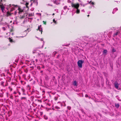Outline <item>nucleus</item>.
Segmentation results:
<instances>
[{"label":"nucleus","mask_w":121,"mask_h":121,"mask_svg":"<svg viewBox=\"0 0 121 121\" xmlns=\"http://www.w3.org/2000/svg\"><path fill=\"white\" fill-rule=\"evenodd\" d=\"M84 62V61L82 60H79L77 62L78 66L80 68L82 67V64Z\"/></svg>","instance_id":"obj_1"},{"label":"nucleus","mask_w":121,"mask_h":121,"mask_svg":"<svg viewBox=\"0 0 121 121\" xmlns=\"http://www.w3.org/2000/svg\"><path fill=\"white\" fill-rule=\"evenodd\" d=\"M71 6L72 7L76 9H78L79 5V4L78 3L76 4H75L72 3H71Z\"/></svg>","instance_id":"obj_2"},{"label":"nucleus","mask_w":121,"mask_h":121,"mask_svg":"<svg viewBox=\"0 0 121 121\" xmlns=\"http://www.w3.org/2000/svg\"><path fill=\"white\" fill-rule=\"evenodd\" d=\"M13 5L15 7H18V9L19 10L18 13L19 14L20 13L22 12L23 11V10L21 9V8L18 5Z\"/></svg>","instance_id":"obj_3"},{"label":"nucleus","mask_w":121,"mask_h":121,"mask_svg":"<svg viewBox=\"0 0 121 121\" xmlns=\"http://www.w3.org/2000/svg\"><path fill=\"white\" fill-rule=\"evenodd\" d=\"M114 85L115 87L117 89L118 87V84L117 81H116L114 83Z\"/></svg>","instance_id":"obj_4"},{"label":"nucleus","mask_w":121,"mask_h":121,"mask_svg":"<svg viewBox=\"0 0 121 121\" xmlns=\"http://www.w3.org/2000/svg\"><path fill=\"white\" fill-rule=\"evenodd\" d=\"M1 92L0 93V97H3V93L4 92L2 91V89L1 90Z\"/></svg>","instance_id":"obj_5"},{"label":"nucleus","mask_w":121,"mask_h":121,"mask_svg":"<svg viewBox=\"0 0 121 121\" xmlns=\"http://www.w3.org/2000/svg\"><path fill=\"white\" fill-rule=\"evenodd\" d=\"M37 30H39L40 31H41V34H42V32H43V30L42 28H40V27L39 26H38V28L37 29Z\"/></svg>","instance_id":"obj_6"},{"label":"nucleus","mask_w":121,"mask_h":121,"mask_svg":"<svg viewBox=\"0 0 121 121\" xmlns=\"http://www.w3.org/2000/svg\"><path fill=\"white\" fill-rule=\"evenodd\" d=\"M73 85L74 86H77V82L76 81H74L73 83Z\"/></svg>","instance_id":"obj_7"},{"label":"nucleus","mask_w":121,"mask_h":121,"mask_svg":"<svg viewBox=\"0 0 121 121\" xmlns=\"http://www.w3.org/2000/svg\"><path fill=\"white\" fill-rule=\"evenodd\" d=\"M8 39L10 43H13L14 42L12 39H11L10 38H8Z\"/></svg>","instance_id":"obj_8"},{"label":"nucleus","mask_w":121,"mask_h":121,"mask_svg":"<svg viewBox=\"0 0 121 121\" xmlns=\"http://www.w3.org/2000/svg\"><path fill=\"white\" fill-rule=\"evenodd\" d=\"M27 89L28 90H29L30 89V86L29 85H28L27 86Z\"/></svg>","instance_id":"obj_9"},{"label":"nucleus","mask_w":121,"mask_h":121,"mask_svg":"<svg viewBox=\"0 0 121 121\" xmlns=\"http://www.w3.org/2000/svg\"><path fill=\"white\" fill-rule=\"evenodd\" d=\"M25 17L24 15L20 16L19 17V18L21 19H23L25 18Z\"/></svg>","instance_id":"obj_10"},{"label":"nucleus","mask_w":121,"mask_h":121,"mask_svg":"<svg viewBox=\"0 0 121 121\" xmlns=\"http://www.w3.org/2000/svg\"><path fill=\"white\" fill-rule=\"evenodd\" d=\"M77 10L76 11V13L77 14H78L80 13V10L78 9H76Z\"/></svg>","instance_id":"obj_11"},{"label":"nucleus","mask_w":121,"mask_h":121,"mask_svg":"<svg viewBox=\"0 0 121 121\" xmlns=\"http://www.w3.org/2000/svg\"><path fill=\"white\" fill-rule=\"evenodd\" d=\"M54 3L56 4H59V3L58 2V1L57 0H55L54 1Z\"/></svg>","instance_id":"obj_12"},{"label":"nucleus","mask_w":121,"mask_h":121,"mask_svg":"<svg viewBox=\"0 0 121 121\" xmlns=\"http://www.w3.org/2000/svg\"><path fill=\"white\" fill-rule=\"evenodd\" d=\"M115 106L117 108H118L120 106L119 104H115Z\"/></svg>","instance_id":"obj_13"},{"label":"nucleus","mask_w":121,"mask_h":121,"mask_svg":"<svg viewBox=\"0 0 121 121\" xmlns=\"http://www.w3.org/2000/svg\"><path fill=\"white\" fill-rule=\"evenodd\" d=\"M45 78L46 80H48L49 79V78L48 76L47 75H46L45 76Z\"/></svg>","instance_id":"obj_14"},{"label":"nucleus","mask_w":121,"mask_h":121,"mask_svg":"<svg viewBox=\"0 0 121 121\" xmlns=\"http://www.w3.org/2000/svg\"><path fill=\"white\" fill-rule=\"evenodd\" d=\"M7 16H8L11 15V14L9 12H8L7 13Z\"/></svg>","instance_id":"obj_15"},{"label":"nucleus","mask_w":121,"mask_h":121,"mask_svg":"<svg viewBox=\"0 0 121 121\" xmlns=\"http://www.w3.org/2000/svg\"><path fill=\"white\" fill-rule=\"evenodd\" d=\"M21 100H26V97H22L21 98Z\"/></svg>","instance_id":"obj_16"},{"label":"nucleus","mask_w":121,"mask_h":121,"mask_svg":"<svg viewBox=\"0 0 121 121\" xmlns=\"http://www.w3.org/2000/svg\"><path fill=\"white\" fill-rule=\"evenodd\" d=\"M29 4V3L27 2H26V3L25 4V5L26 6V7L27 8H28V5Z\"/></svg>","instance_id":"obj_17"},{"label":"nucleus","mask_w":121,"mask_h":121,"mask_svg":"<svg viewBox=\"0 0 121 121\" xmlns=\"http://www.w3.org/2000/svg\"><path fill=\"white\" fill-rule=\"evenodd\" d=\"M8 88L9 90L10 91H11L13 90V89L11 87L9 86L8 87Z\"/></svg>","instance_id":"obj_18"},{"label":"nucleus","mask_w":121,"mask_h":121,"mask_svg":"<svg viewBox=\"0 0 121 121\" xmlns=\"http://www.w3.org/2000/svg\"><path fill=\"white\" fill-rule=\"evenodd\" d=\"M9 96H10V99H13V96L12 95V94H11V95H9Z\"/></svg>","instance_id":"obj_19"},{"label":"nucleus","mask_w":121,"mask_h":121,"mask_svg":"<svg viewBox=\"0 0 121 121\" xmlns=\"http://www.w3.org/2000/svg\"><path fill=\"white\" fill-rule=\"evenodd\" d=\"M107 51L106 50H104L103 52V54H105L107 53Z\"/></svg>","instance_id":"obj_20"},{"label":"nucleus","mask_w":121,"mask_h":121,"mask_svg":"<svg viewBox=\"0 0 121 121\" xmlns=\"http://www.w3.org/2000/svg\"><path fill=\"white\" fill-rule=\"evenodd\" d=\"M119 32L118 31H117L116 32L114 33V35H117L119 33Z\"/></svg>","instance_id":"obj_21"},{"label":"nucleus","mask_w":121,"mask_h":121,"mask_svg":"<svg viewBox=\"0 0 121 121\" xmlns=\"http://www.w3.org/2000/svg\"><path fill=\"white\" fill-rule=\"evenodd\" d=\"M4 82L3 81H2L1 82V85L3 86H4Z\"/></svg>","instance_id":"obj_22"},{"label":"nucleus","mask_w":121,"mask_h":121,"mask_svg":"<svg viewBox=\"0 0 121 121\" xmlns=\"http://www.w3.org/2000/svg\"><path fill=\"white\" fill-rule=\"evenodd\" d=\"M21 90L23 92H25V90L23 88H22L21 89Z\"/></svg>","instance_id":"obj_23"},{"label":"nucleus","mask_w":121,"mask_h":121,"mask_svg":"<svg viewBox=\"0 0 121 121\" xmlns=\"http://www.w3.org/2000/svg\"><path fill=\"white\" fill-rule=\"evenodd\" d=\"M53 22H54L55 24H56V21L54 19L53 20Z\"/></svg>","instance_id":"obj_24"},{"label":"nucleus","mask_w":121,"mask_h":121,"mask_svg":"<svg viewBox=\"0 0 121 121\" xmlns=\"http://www.w3.org/2000/svg\"><path fill=\"white\" fill-rule=\"evenodd\" d=\"M8 85V84L7 82V81H6V83H5V86H7Z\"/></svg>","instance_id":"obj_25"},{"label":"nucleus","mask_w":121,"mask_h":121,"mask_svg":"<svg viewBox=\"0 0 121 121\" xmlns=\"http://www.w3.org/2000/svg\"><path fill=\"white\" fill-rule=\"evenodd\" d=\"M13 29H10V32H11L13 31Z\"/></svg>","instance_id":"obj_26"},{"label":"nucleus","mask_w":121,"mask_h":121,"mask_svg":"<svg viewBox=\"0 0 121 121\" xmlns=\"http://www.w3.org/2000/svg\"><path fill=\"white\" fill-rule=\"evenodd\" d=\"M52 80L53 81H54L56 79H55V77H54V76H53Z\"/></svg>","instance_id":"obj_27"},{"label":"nucleus","mask_w":121,"mask_h":121,"mask_svg":"<svg viewBox=\"0 0 121 121\" xmlns=\"http://www.w3.org/2000/svg\"><path fill=\"white\" fill-rule=\"evenodd\" d=\"M67 108L69 110H70L71 109V107L70 106H68L67 107Z\"/></svg>","instance_id":"obj_28"},{"label":"nucleus","mask_w":121,"mask_h":121,"mask_svg":"<svg viewBox=\"0 0 121 121\" xmlns=\"http://www.w3.org/2000/svg\"><path fill=\"white\" fill-rule=\"evenodd\" d=\"M89 3H90V4H91L92 5H93V4H94V3L93 2H92L91 1H90V2H89Z\"/></svg>","instance_id":"obj_29"},{"label":"nucleus","mask_w":121,"mask_h":121,"mask_svg":"<svg viewBox=\"0 0 121 121\" xmlns=\"http://www.w3.org/2000/svg\"><path fill=\"white\" fill-rule=\"evenodd\" d=\"M55 108L57 109H59L60 108L59 107L57 106H56L55 107Z\"/></svg>","instance_id":"obj_30"},{"label":"nucleus","mask_w":121,"mask_h":121,"mask_svg":"<svg viewBox=\"0 0 121 121\" xmlns=\"http://www.w3.org/2000/svg\"><path fill=\"white\" fill-rule=\"evenodd\" d=\"M116 51V50L114 48H112V52H115Z\"/></svg>","instance_id":"obj_31"},{"label":"nucleus","mask_w":121,"mask_h":121,"mask_svg":"<svg viewBox=\"0 0 121 121\" xmlns=\"http://www.w3.org/2000/svg\"><path fill=\"white\" fill-rule=\"evenodd\" d=\"M43 24L45 25H46V21H43Z\"/></svg>","instance_id":"obj_32"},{"label":"nucleus","mask_w":121,"mask_h":121,"mask_svg":"<svg viewBox=\"0 0 121 121\" xmlns=\"http://www.w3.org/2000/svg\"><path fill=\"white\" fill-rule=\"evenodd\" d=\"M6 95L7 96V97H9V93L8 92H7L6 93Z\"/></svg>","instance_id":"obj_33"},{"label":"nucleus","mask_w":121,"mask_h":121,"mask_svg":"<svg viewBox=\"0 0 121 121\" xmlns=\"http://www.w3.org/2000/svg\"><path fill=\"white\" fill-rule=\"evenodd\" d=\"M24 71L25 72L27 73L28 71V70L27 69H26L25 70H24Z\"/></svg>","instance_id":"obj_34"},{"label":"nucleus","mask_w":121,"mask_h":121,"mask_svg":"<svg viewBox=\"0 0 121 121\" xmlns=\"http://www.w3.org/2000/svg\"><path fill=\"white\" fill-rule=\"evenodd\" d=\"M28 30V29H27V30H25L24 31V33H26V35H25V36H26V35L27 34V33L26 32V31L27 30Z\"/></svg>","instance_id":"obj_35"},{"label":"nucleus","mask_w":121,"mask_h":121,"mask_svg":"<svg viewBox=\"0 0 121 121\" xmlns=\"http://www.w3.org/2000/svg\"><path fill=\"white\" fill-rule=\"evenodd\" d=\"M25 0H23L22 1V3H22V4H25L24 3H25Z\"/></svg>","instance_id":"obj_36"},{"label":"nucleus","mask_w":121,"mask_h":121,"mask_svg":"<svg viewBox=\"0 0 121 121\" xmlns=\"http://www.w3.org/2000/svg\"><path fill=\"white\" fill-rule=\"evenodd\" d=\"M60 56V54H58V55L57 56V58H59V57Z\"/></svg>","instance_id":"obj_37"},{"label":"nucleus","mask_w":121,"mask_h":121,"mask_svg":"<svg viewBox=\"0 0 121 121\" xmlns=\"http://www.w3.org/2000/svg\"><path fill=\"white\" fill-rule=\"evenodd\" d=\"M47 104L49 106H51V104L49 103H47Z\"/></svg>","instance_id":"obj_38"},{"label":"nucleus","mask_w":121,"mask_h":121,"mask_svg":"<svg viewBox=\"0 0 121 121\" xmlns=\"http://www.w3.org/2000/svg\"><path fill=\"white\" fill-rule=\"evenodd\" d=\"M85 97L86 98H87L88 97V96L86 94L85 96Z\"/></svg>","instance_id":"obj_39"},{"label":"nucleus","mask_w":121,"mask_h":121,"mask_svg":"<svg viewBox=\"0 0 121 121\" xmlns=\"http://www.w3.org/2000/svg\"><path fill=\"white\" fill-rule=\"evenodd\" d=\"M13 93L14 94H17V93L15 91H14L13 92Z\"/></svg>","instance_id":"obj_40"},{"label":"nucleus","mask_w":121,"mask_h":121,"mask_svg":"<svg viewBox=\"0 0 121 121\" xmlns=\"http://www.w3.org/2000/svg\"><path fill=\"white\" fill-rule=\"evenodd\" d=\"M42 92L43 93V94L44 93V92H45V91H42Z\"/></svg>","instance_id":"obj_41"},{"label":"nucleus","mask_w":121,"mask_h":121,"mask_svg":"<svg viewBox=\"0 0 121 121\" xmlns=\"http://www.w3.org/2000/svg\"><path fill=\"white\" fill-rule=\"evenodd\" d=\"M25 92H23V95H26V94L25 93Z\"/></svg>","instance_id":"obj_42"},{"label":"nucleus","mask_w":121,"mask_h":121,"mask_svg":"<svg viewBox=\"0 0 121 121\" xmlns=\"http://www.w3.org/2000/svg\"><path fill=\"white\" fill-rule=\"evenodd\" d=\"M3 0L4 1V2H5L6 1V0ZM1 1H2V0H1Z\"/></svg>","instance_id":"obj_43"},{"label":"nucleus","mask_w":121,"mask_h":121,"mask_svg":"<svg viewBox=\"0 0 121 121\" xmlns=\"http://www.w3.org/2000/svg\"><path fill=\"white\" fill-rule=\"evenodd\" d=\"M57 99V98H56V97L55 98V99L56 100Z\"/></svg>","instance_id":"obj_44"},{"label":"nucleus","mask_w":121,"mask_h":121,"mask_svg":"<svg viewBox=\"0 0 121 121\" xmlns=\"http://www.w3.org/2000/svg\"><path fill=\"white\" fill-rule=\"evenodd\" d=\"M11 6V4H9V5L8 7H10Z\"/></svg>","instance_id":"obj_45"},{"label":"nucleus","mask_w":121,"mask_h":121,"mask_svg":"<svg viewBox=\"0 0 121 121\" xmlns=\"http://www.w3.org/2000/svg\"><path fill=\"white\" fill-rule=\"evenodd\" d=\"M54 52V53H55V54H56L57 53L56 52Z\"/></svg>","instance_id":"obj_46"},{"label":"nucleus","mask_w":121,"mask_h":121,"mask_svg":"<svg viewBox=\"0 0 121 121\" xmlns=\"http://www.w3.org/2000/svg\"><path fill=\"white\" fill-rule=\"evenodd\" d=\"M19 94V95H21V93L20 92H18Z\"/></svg>","instance_id":"obj_47"},{"label":"nucleus","mask_w":121,"mask_h":121,"mask_svg":"<svg viewBox=\"0 0 121 121\" xmlns=\"http://www.w3.org/2000/svg\"><path fill=\"white\" fill-rule=\"evenodd\" d=\"M38 100V101H40V102H41V100Z\"/></svg>","instance_id":"obj_48"},{"label":"nucleus","mask_w":121,"mask_h":121,"mask_svg":"<svg viewBox=\"0 0 121 121\" xmlns=\"http://www.w3.org/2000/svg\"><path fill=\"white\" fill-rule=\"evenodd\" d=\"M88 98H89V99H91V97H90V96H88Z\"/></svg>","instance_id":"obj_49"},{"label":"nucleus","mask_w":121,"mask_h":121,"mask_svg":"<svg viewBox=\"0 0 121 121\" xmlns=\"http://www.w3.org/2000/svg\"><path fill=\"white\" fill-rule=\"evenodd\" d=\"M39 26V27L41 28V25H40V26Z\"/></svg>","instance_id":"obj_50"},{"label":"nucleus","mask_w":121,"mask_h":121,"mask_svg":"<svg viewBox=\"0 0 121 121\" xmlns=\"http://www.w3.org/2000/svg\"><path fill=\"white\" fill-rule=\"evenodd\" d=\"M24 67V66H22V68H23Z\"/></svg>","instance_id":"obj_51"},{"label":"nucleus","mask_w":121,"mask_h":121,"mask_svg":"<svg viewBox=\"0 0 121 121\" xmlns=\"http://www.w3.org/2000/svg\"><path fill=\"white\" fill-rule=\"evenodd\" d=\"M21 82L22 83V82H23V81H21Z\"/></svg>","instance_id":"obj_52"},{"label":"nucleus","mask_w":121,"mask_h":121,"mask_svg":"<svg viewBox=\"0 0 121 121\" xmlns=\"http://www.w3.org/2000/svg\"><path fill=\"white\" fill-rule=\"evenodd\" d=\"M55 15V14L54 13H53L52 14V15Z\"/></svg>","instance_id":"obj_53"},{"label":"nucleus","mask_w":121,"mask_h":121,"mask_svg":"<svg viewBox=\"0 0 121 121\" xmlns=\"http://www.w3.org/2000/svg\"><path fill=\"white\" fill-rule=\"evenodd\" d=\"M87 16L88 17L89 16V15H87Z\"/></svg>","instance_id":"obj_54"},{"label":"nucleus","mask_w":121,"mask_h":121,"mask_svg":"<svg viewBox=\"0 0 121 121\" xmlns=\"http://www.w3.org/2000/svg\"><path fill=\"white\" fill-rule=\"evenodd\" d=\"M43 72V71H41V73H42Z\"/></svg>","instance_id":"obj_55"},{"label":"nucleus","mask_w":121,"mask_h":121,"mask_svg":"<svg viewBox=\"0 0 121 121\" xmlns=\"http://www.w3.org/2000/svg\"><path fill=\"white\" fill-rule=\"evenodd\" d=\"M36 60V61L37 62V60Z\"/></svg>","instance_id":"obj_56"},{"label":"nucleus","mask_w":121,"mask_h":121,"mask_svg":"<svg viewBox=\"0 0 121 121\" xmlns=\"http://www.w3.org/2000/svg\"><path fill=\"white\" fill-rule=\"evenodd\" d=\"M18 60H17V61H16V62H18Z\"/></svg>","instance_id":"obj_57"},{"label":"nucleus","mask_w":121,"mask_h":121,"mask_svg":"<svg viewBox=\"0 0 121 121\" xmlns=\"http://www.w3.org/2000/svg\"><path fill=\"white\" fill-rule=\"evenodd\" d=\"M2 79H1L0 78V80H2Z\"/></svg>","instance_id":"obj_58"},{"label":"nucleus","mask_w":121,"mask_h":121,"mask_svg":"<svg viewBox=\"0 0 121 121\" xmlns=\"http://www.w3.org/2000/svg\"><path fill=\"white\" fill-rule=\"evenodd\" d=\"M44 66H43V68H44Z\"/></svg>","instance_id":"obj_59"}]
</instances>
